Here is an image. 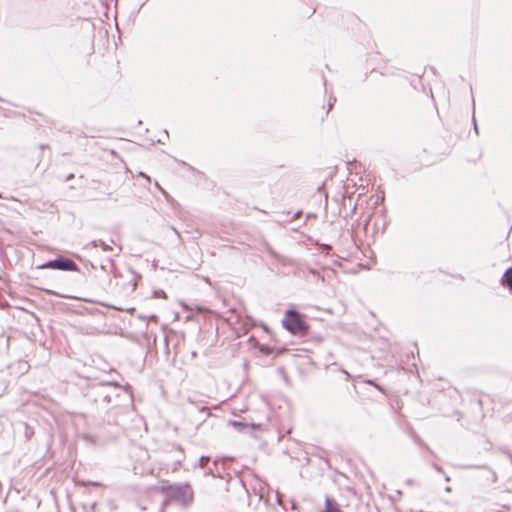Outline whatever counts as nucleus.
Listing matches in <instances>:
<instances>
[{"label": "nucleus", "mask_w": 512, "mask_h": 512, "mask_svg": "<svg viewBox=\"0 0 512 512\" xmlns=\"http://www.w3.org/2000/svg\"><path fill=\"white\" fill-rule=\"evenodd\" d=\"M159 489L167 497L162 502L159 512H164L166 506L172 500L179 502L183 507H187L193 502V490L189 484H163Z\"/></svg>", "instance_id": "1"}, {"label": "nucleus", "mask_w": 512, "mask_h": 512, "mask_svg": "<svg viewBox=\"0 0 512 512\" xmlns=\"http://www.w3.org/2000/svg\"><path fill=\"white\" fill-rule=\"evenodd\" d=\"M283 327L293 335H305L308 333V324L301 313L294 309L287 310L282 320Z\"/></svg>", "instance_id": "2"}, {"label": "nucleus", "mask_w": 512, "mask_h": 512, "mask_svg": "<svg viewBox=\"0 0 512 512\" xmlns=\"http://www.w3.org/2000/svg\"><path fill=\"white\" fill-rule=\"evenodd\" d=\"M37 269H52L64 272H80V268L74 260L61 255L38 265Z\"/></svg>", "instance_id": "3"}, {"label": "nucleus", "mask_w": 512, "mask_h": 512, "mask_svg": "<svg viewBox=\"0 0 512 512\" xmlns=\"http://www.w3.org/2000/svg\"><path fill=\"white\" fill-rule=\"evenodd\" d=\"M114 387V388H120V385L116 382H109V383H101L96 386H93L91 388V393L94 395V401L99 402L102 401L103 403H111L112 402V395L108 393V388Z\"/></svg>", "instance_id": "4"}, {"label": "nucleus", "mask_w": 512, "mask_h": 512, "mask_svg": "<svg viewBox=\"0 0 512 512\" xmlns=\"http://www.w3.org/2000/svg\"><path fill=\"white\" fill-rule=\"evenodd\" d=\"M323 512H342L339 504L332 497L326 496L325 509Z\"/></svg>", "instance_id": "5"}, {"label": "nucleus", "mask_w": 512, "mask_h": 512, "mask_svg": "<svg viewBox=\"0 0 512 512\" xmlns=\"http://www.w3.org/2000/svg\"><path fill=\"white\" fill-rule=\"evenodd\" d=\"M231 424L239 432H244L246 429L255 430L257 427V425L254 423L248 424L246 422L236 420L232 421Z\"/></svg>", "instance_id": "6"}, {"label": "nucleus", "mask_w": 512, "mask_h": 512, "mask_svg": "<svg viewBox=\"0 0 512 512\" xmlns=\"http://www.w3.org/2000/svg\"><path fill=\"white\" fill-rule=\"evenodd\" d=\"M501 284L507 286L512 291V266L509 267L501 278Z\"/></svg>", "instance_id": "7"}, {"label": "nucleus", "mask_w": 512, "mask_h": 512, "mask_svg": "<svg viewBox=\"0 0 512 512\" xmlns=\"http://www.w3.org/2000/svg\"><path fill=\"white\" fill-rule=\"evenodd\" d=\"M87 246H92L94 248L101 247L103 251L111 250V246L101 239L93 240L89 244H87Z\"/></svg>", "instance_id": "8"}, {"label": "nucleus", "mask_w": 512, "mask_h": 512, "mask_svg": "<svg viewBox=\"0 0 512 512\" xmlns=\"http://www.w3.org/2000/svg\"><path fill=\"white\" fill-rule=\"evenodd\" d=\"M210 460L209 456H201L198 460V463L194 465V468L201 467L203 468Z\"/></svg>", "instance_id": "9"}, {"label": "nucleus", "mask_w": 512, "mask_h": 512, "mask_svg": "<svg viewBox=\"0 0 512 512\" xmlns=\"http://www.w3.org/2000/svg\"><path fill=\"white\" fill-rule=\"evenodd\" d=\"M78 485H81V486L91 485V486H95V487L102 486V484L100 482H94V481H88V482H86V481H79Z\"/></svg>", "instance_id": "10"}, {"label": "nucleus", "mask_w": 512, "mask_h": 512, "mask_svg": "<svg viewBox=\"0 0 512 512\" xmlns=\"http://www.w3.org/2000/svg\"><path fill=\"white\" fill-rule=\"evenodd\" d=\"M205 475L206 476H212L214 478H223V475L222 474H216L215 473V470L212 469V468H209L206 472H205Z\"/></svg>", "instance_id": "11"}, {"label": "nucleus", "mask_w": 512, "mask_h": 512, "mask_svg": "<svg viewBox=\"0 0 512 512\" xmlns=\"http://www.w3.org/2000/svg\"><path fill=\"white\" fill-rule=\"evenodd\" d=\"M139 318H141V319H148L150 321H155V322L158 320V316L155 315V314H151L149 316H142V315H140Z\"/></svg>", "instance_id": "12"}, {"label": "nucleus", "mask_w": 512, "mask_h": 512, "mask_svg": "<svg viewBox=\"0 0 512 512\" xmlns=\"http://www.w3.org/2000/svg\"><path fill=\"white\" fill-rule=\"evenodd\" d=\"M367 383L373 385L379 391L384 392V389L380 385H378L374 380H368Z\"/></svg>", "instance_id": "13"}, {"label": "nucleus", "mask_w": 512, "mask_h": 512, "mask_svg": "<svg viewBox=\"0 0 512 512\" xmlns=\"http://www.w3.org/2000/svg\"><path fill=\"white\" fill-rule=\"evenodd\" d=\"M336 101V98H330L329 102H328V111L332 109L334 103Z\"/></svg>", "instance_id": "14"}, {"label": "nucleus", "mask_w": 512, "mask_h": 512, "mask_svg": "<svg viewBox=\"0 0 512 512\" xmlns=\"http://www.w3.org/2000/svg\"><path fill=\"white\" fill-rule=\"evenodd\" d=\"M155 187H157L163 194H166V191L159 185L157 181L154 183Z\"/></svg>", "instance_id": "15"}, {"label": "nucleus", "mask_w": 512, "mask_h": 512, "mask_svg": "<svg viewBox=\"0 0 512 512\" xmlns=\"http://www.w3.org/2000/svg\"><path fill=\"white\" fill-rule=\"evenodd\" d=\"M154 294H155L156 297H160V296H164L165 295L163 290L155 291Z\"/></svg>", "instance_id": "16"}, {"label": "nucleus", "mask_w": 512, "mask_h": 512, "mask_svg": "<svg viewBox=\"0 0 512 512\" xmlns=\"http://www.w3.org/2000/svg\"><path fill=\"white\" fill-rule=\"evenodd\" d=\"M433 467L436 471L442 473L443 472V469L441 466H439L438 464H433Z\"/></svg>", "instance_id": "17"}, {"label": "nucleus", "mask_w": 512, "mask_h": 512, "mask_svg": "<svg viewBox=\"0 0 512 512\" xmlns=\"http://www.w3.org/2000/svg\"><path fill=\"white\" fill-rule=\"evenodd\" d=\"M226 459H227V458L215 459V460L213 461V465H214V467H217V466H218V463H219L220 461H223V460H226Z\"/></svg>", "instance_id": "18"}, {"label": "nucleus", "mask_w": 512, "mask_h": 512, "mask_svg": "<svg viewBox=\"0 0 512 512\" xmlns=\"http://www.w3.org/2000/svg\"><path fill=\"white\" fill-rule=\"evenodd\" d=\"M139 176L146 178V179H147V181H149V182H150V177H149L148 175H146L144 172H140V173H139Z\"/></svg>", "instance_id": "19"}, {"label": "nucleus", "mask_w": 512, "mask_h": 512, "mask_svg": "<svg viewBox=\"0 0 512 512\" xmlns=\"http://www.w3.org/2000/svg\"><path fill=\"white\" fill-rule=\"evenodd\" d=\"M301 214H302V211H301V210H299V211H297V212H295V213H294L293 218H295V219H296V218H298Z\"/></svg>", "instance_id": "20"}, {"label": "nucleus", "mask_w": 512, "mask_h": 512, "mask_svg": "<svg viewBox=\"0 0 512 512\" xmlns=\"http://www.w3.org/2000/svg\"><path fill=\"white\" fill-rule=\"evenodd\" d=\"M107 261H108V263L110 264V266H111V267H114V261H113V259L108 258V259H107Z\"/></svg>", "instance_id": "21"}, {"label": "nucleus", "mask_w": 512, "mask_h": 512, "mask_svg": "<svg viewBox=\"0 0 512 512\" xmlns=\"http://www.w3.org/2000/svg\"><path fill=\"white\" fill-rule=\"evenodd\" d=\"M199 410H200L201 412H203V411H208V408H207L206 406H201V407H199Z\"/></svg>", "instance_id": "22"}, {"label": "nucleus", "mask_w": 512, "mask_h": 512, "mask_svg": "<svg viewBox=\"0 0 512 512\" xmlns=\"http://www.w3.org/2000/svg\"><path fill=\"white\" fill-rule=\"evenodd\" d=\"M474 131H475V134H476V135H479L478 125H475V126H474Z\"/></svg>", "instance_id": "23"}, {"label": "nucleus", "mask_w": 512, "mask_h": 512, "mask_svg": "<svg viewBox=\"0 0 512 512\" xmlns=\"http://www.w3.org/2000/svg\"><path fill=\"white\" fill-rule=\"evenodd\" d=\"M48 147L49 146L47 144H40V146H39L40 149H46Z\"/></svg>", "instance_id": "24"}, {"label": "nucleus", "mask_w": 512, "mask_h": 512, "mask_svg": "<svg viewBox=\"0 0 512 512\" xmlns=\"http://www.w3.org/2000/svg\"><path fill=\"white\" fill-rule=\"evenodd\" d=\"M260 352L265 353V354H269V351L267 349H264L263 347L260 348Z\"/></svg>", "instance_id": "25"}, {"label": "nucleus", "mask_w": 512, "mask_h": 512, "mask_svg": "<svg viewBox=\"0 0 512 512\" xmlns=\"http://www.w3.org/2000/svg\"><path fill=\"white\" fill-rule=\"evenodd\" d=\"M472 121H473V126L477 125V122H476V119H475V115L473 114L472 116Z\"/></svg>", "instance_id": "26"}, {"label": "nucleus", "mask_w": 512, "mask_h": 512, "mask_svg": "<svg viewBox=\"0 0 512 512\" xmlns=\"http://www.w3.org/2000/svg\"><path fill=\"white\" fill-rule=\"evenodd\" d=\"M171 229L175 232V234H176L178 237H180V234H179V232L176 230V228L171 227Z\"/></svg>", "instance_id": "27"}, {"label": "nucleus", "mask_w": 512, "mask_h": 512, "mask_svg": "<svg viewBox=\"0 0 512 512\" xmlns=\"http://www.w3.org/2000/svg\"><path fill=\"white\" fill-rule=\"evenodd\" d=\"M73 177H74V175H73V174H69V175L67 176L66 180H70V179H72Z\"/></svg>", "instance_id": "28"}, {"label": "nucleus", "mask_w": 512, "mask_h": 512, "mask_svg": "<svg viewBox=\"0 0 512 512\" xmlns=\"http://www.w3.org/2000/svg\"><path fill=\"white\" fill-rule=\"evenodd\" d=\"M101 269H102L103 271H106V265L102 264V265H101Z\"/></svg>", "instance_id": "29"}, {"label": "nucleus", "mask_w": 512, "mask_h": 512, "mask_svg": "<svg viewBox=\"0 0 512 512\" xmlns=\"http://www.w3.org/2000/svg\"><path fill=\"white\" fill-rule=\"evenodd\" d=\"M215 473H216V474H222V471H219V470H217V469H216V470H215Z\"/></svg>", "instance_id": "30"}, {"label": "nucleus", "mask_w": 512, "mask_h": 512, "mask_svg": "<svg viewBox=\"0 0 512 512\" xmlns=\"http://www.w3.org/2000/svg\"><path fill=\"white\" fill-rule=\"evenodd\" d=\"M325 248L329 249L331 246L329 244L325 245Z\"/></svg>", "instance_id": "31"}, {"label": "nucleus", "mask_w": 512, "mask_h": 512, "mask_svg": "<svg viewBox=\"0 0 512 512\" xmlns=\"http://www.w3.org/2000/svg\"><path fill=\"white\" fill-rule=\"evenodd\" d=\"M312 216H313L312 214H308L307 218H312Z\"/></svg>", "instance_id": "32"}]
</instances>
